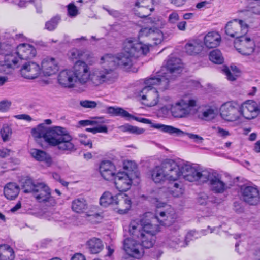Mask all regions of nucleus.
Returning <instances> with one entry per match:
<instances>
[{"label": "nucleus", "instance_id": "ddd939ff", "mask_svg": "<svg viewBox=\"0 0 260 260\" xmlns=\"http://www.w3.org/2000/svg\"><path fill=\"white\" fill-rule=\"evenodd\" d=\"M182 65L180 59L170 57L165 67H163L156 77L162 79L167 78L170 81L173 76L179 74L182 70Z\"/></svg>", "mask_w": 260, "mask_h": 260}, {"label": "nucleus", "instance_id": "37998d69", "mask_svg": "<svg viewBox=\"0 0 260 260\" xmlns=\"http://www.w3.org/2000/svg\"><path fill=\"white\" fill-rule=\"evenodd\" d=\"M222 71L226 75L227 79L230 81L235 80L239 74L238 68L234 66H231L230 68L224 67Z\"/></svg>", "mask_w": 260, "mask_h": 260}, {"label": "nucleus", "instance_id": "423d86ee", "mask_svg": "<svg viewBox=\"0 0 260 260\" xmlns=\"http://www.w3.org/2000/svg\"><path fill=\"white\" fill-rule=\"evenodd\" d=\"M164 189H159L157 193L151 192L148 197L149 201L154 204L157 208L164 207L156 211L154 216L159 224L163 226H170L173 224L177 218V214L175 210L171 206L166 205L159 201L160 199L167 198V196L163 194Z\"/></svg>", "mask_w": 260, "mask_h": 260}, {"label": "nucleus", "instance_id": "b1692460", "mask_svg": "<svg viewBox=\"0 0 260 260\" xmlns=\"http://www.w3.org/2000/svg\"><path fill=\"white\" fill-rule=\"evenodd\" d=\"M10 49V48L5 50L6 53L3 54L5 55L4 62L0 63V66L12 72L13 70L17 67L21 59L19 58V57L15 53V50L9 53V50Z\"/></svg>", "mask_w": 260, "mask_h": 260}, {"label": "nucleus", "instance_id": "774afa93", "mask_svg": "<svg viewBox=\"0 0 260 260\" xmlns=\"http://www.w3.org/2000/svg\"><path fill=\"white\" fill-rule=\"evenodd\" d=\"M89 220L92 222H99L102 220V217L98 214H94L89 215Z\"/></svg>", "mask_w": 260, "mask_h": 260}, {"label": "nucleus", "instance_id": "c85d7f7f", "mask_svg": "<svg viewBox=\"0 0 260 260\" xmlns=\"http://www.w3.org/2000/svg\"><path fill=\"white\" fill-rule=\"evenodd\" d=\"M149 178L156 184H162L167 180L164 164L149 170Z\"/></svg>", "mask_w": 260, "mask_h": 260}, {"label": "nucleus", "instance_id": "c03bdc74", "mask_svg": "<svg viewBox=\"0 0 260 260\" xmlns=\"http://www.w3.org/2000/svg\"><path fill=\"white\" fill-rule=\"evenodd\" d=\"M238 27L236 31V38L241 39L245 37L244 35L248 32L249 26L243 20L238 19Z\"/></svg>", "mask_w": 260, "mask_h": 260}, {"label": "nucleus", "instance_id": "69168bd1", "mask_svg": "<svg viewBox=\"0 0 260 260\" xmlns=\"http://www.w3.org/2000/svg\"><path fill=\"white\" fill-rule=\"evenodd\" d=\"M78 123L81 126H85L87 125H96L98 122L95 120H83L79 121Z\"/></svg>", "mask_w": 260, "mask_h": 260}, {"label": "nucleus", "instance_id": "2eb2a0df", "mask_svg": "<svg viewBox=\"0 0 260 260\" xmlns=\"http://www.w3.org/2000/svg\"><path fill=\"white\" fill-rule=\"evenodd\" d=\"M196 235L197 233L195 231H191L188 232L184 238L178 232L175 231L168 236L166 243L171 248L178 249L187 246L190 240H193V237Z\"/></svg>", "mask_w": 260, "mask_h": 260}, {"label": "nucleus", "instance_id": "603ef678", "mask_svg": "<svg viewBox=\"0 0 260 260\" xmlns=\"http://www.w3.org/2000/svg\"><path fill=\"white\" fill-rule=\"evenodd\" d=\"M12 72L0 66V86L4 85L8 81V75Z\"/></svg>", "mask_w": 260, "mask_h": 260}, {"label": "nucleus", "instance_id": "ea45409f", "mask_svg": "<svg viewBox=\"0 0 260 260\" xmlns=\"http://www.w3.org/2000/svg\"><path fill=\"white\" fill-rule=\"evenodd\" d=\"M217 109L215 108L209 107L203 109L199 114V117L206 121H210L214 119L216 116Z\"/></svg>", "mask_w": 260, "mask_h": 260}, {"label": "nucleus", "instance_id": "a878e982", "mask_svg": "<svg viewBox=\"0 0 260 260\" xmlns=\"http://www.w3.org/2000/svg\"><path fill=\"white\" fill-rule=\"evenodd\" d=\"M152 4L153 0H138L134 8L135 14L141 18L148 16L153 10V8L150 7Z\"/></svg>", "mask_w": 260, "mask_h": 260}, {"label": "nucleus", "instance_id": "e2e57ef3", "mask_svg": "<svg viewBox=\"0 0 260 260\" xmlns=\"http://www.w3.org/2000/svg\"><path fill=\"white\" fill-rule=\"evenodd\" d=\"M152 23L154 24L157 27L161 28L165 25V21L159 17L155 18Z\"/></svg>", "mask_w": 260, "mask_h": 260}, {"label": "nucleus", "instance_id": "a18cd8bd", "mask_svg": "<svg viewBox=\"0 0 260 260\" xmlns=\"http://www.w3.org/2000/svg\"><path fill=\"white\" fill-rule=\"evenodd\" d=\"M209 57L212 62L216 64H221L224 61L221 52L218 49L212 51L209 54Z\"/></svg>", "mask_w": 260, "mask_h": 260}, {"label": "nucleus", "instance_id": "aec40b11", "mask_svg": "<svg viewBox=\"0 0 260 260\" xmlns=\"http://www.w3.org/2000/svg\"><path fill=\"white\" fill-rule=\"evenodd\" d=\"M15 53L21 60H28L34 58L37 55L35 47L29 44L22 43L15 49Z\"/></svg>", "mask_w": 260, "mask_h": 260}, {"label": "nucleus", "instance_id": "6ab92c4d", "mask_svg": "<svg viewBox=\"0 0 260 260\" xmlns=\"http://www.w3.org/2000/svg\"><path fill=\"white\" fill-rule=\"evenodd\" d=\"M59 68L57 60L53 57H47L42 61L41 72L44 76L50 77L56 74Z\"/></svg>", "mask_w": 260, "mask_h": 260}, {"label": "nucleus", "instance_id": "7ed1b4c3", "mask_svg": "<svg viewBox=\"0 0 260 260\" xmlns=\"http://www.w3.org/2000/svg\"><path fill=\"white\" fill-rule=\"evenodd\" d=\"M148 213L144 218L131 221L129 228V234L135 238L141 239L142 243L146 248L152 247L155 241V235L160 231V228L156 224L157 221L154 216H150Z\"/></svg>", "mask_w": 260, "mask_h": 260}, {"label": "nucleus", "instance_id": "20e7f679", "mask_svg": "<svg viewBox=\"0 0 260 260\" xmlns=\"http://www.w3.org/2000/svg\"><path fill=\"white\" fill-rule=\"evenodd\" d=\"M45 141L49 146L56 147L59 151L63 153H70L77 149L72 137L62 127L50 128L45 137Z\"/></svg>", "mask_w": 260, "mask_h": 260}, {"label": "nucleus", "instance_id": "79ce46f5", "mask_svg": "<svg viewBox=\"0 0 260 260\" xmlns=\"http://www.w3.org/2000/svg\"><path fill=\"white\" fill-rule=\"evenodd\" d=\"M238 27V19H234L229 22L225 27L226 34L231 37L236 38V31Z\"/></svg>", "mask_w": 260, "mask_h": 260}, {"label": "nucleus", "instance_id": "4be33fe9", "mask_svg": "<svg viewBox=\"0 0 260 260\" xmlns=\"http://www.w3.org/2000/svg\"><path fill=\"white\" fill-rule=\"evenodd\" d=\"M240 111L242 118L251 119L255 117L258 112V107L257 103L252 100L244 102L241 106Z\"/></svg>", "mask_w": 260, "mask_h": 260}, {"label": "nucleus", "instance_id": "052dcab7", "mask_svg": "<svg viewBox=\"0 0 260 260\" xmlns=\"http://www.w3.org/2000/svg\"><path fill=\"white\" fill-rule=\"evenodd\" d=\"M11 105V102L8 100H3L0 102V111L4 112L7 111Z\"/></svg>", "mask_w": 260, "mask_h": 260}, {"label": "nucleus", "instance_id": "3c124183", "mask_svg": "<svg viewBox=\"0 0 260 260\" xmlns=\"http://www.w3.org/2000/svg\"><path fill=\"white\" fill-rule=\"evenodd\" d=\"M60 20L59 16H55L49 21H47L45 24V28L49 31H52L55 29Z\"/></svg>", "mask_w": 260, "mask_h": 260}, {"label": "nucleus", "instance_id": "f257e3e1", "mask_svg": "<svg viewBox=\"0 0 260 260\" xmlns=\"http://www.w3.org/2000/svg\"><path fill=\"white\" fill-rule=\"evenodd\" d=\"M149 51L148 45L137 40L128 38L123 43L122 51L114 55L106 54L100 60V64L106 70H110L114 74L115 78L111 84L117 79L118 75L115 71L117 66L126 71H131L136 58L146 55Z\"/></svg>", "mask_w": 260, "mask_h": 260}, {"label": "nucleus", "instance_id": "680f3d73", "mask_svg": "<svg viewBox=\"0 0 260 260\" xmlns=\"http://www.w3.org/2000/svg\"><path fill=\"white\" fill-rule=\"evenodd\" d=\"M69 15L71 16H75L77 15L78 10L76 7L73 4H70L68 6Z\"/></svg>", "mask_w": 260, "mask_h": 260}, {"label": "nucleus", "instance_id": "9d476101", "mask_svg": "<svg viewBox=\"0 0 260 260\" xmlns=\"http://www.w3.org/2000/svg\"><path fill=\"white\" fill-rule=\"evenodd\" d=\"M221 118L229 122H242V116L238 104L230 101L223 104L220 108Z\"/></svg>", "mask_w": 260, "mask_h": 260}, {"label": "nucleus", "instance_id": "a19ab883", "mask_svg": "<svg viewBox=\"0 0 260 260\" xmlns=\"http://www.w3.org/2000/svg\"><path fill=\"white\" fill-rule=\"evenodd\" d=\"M108 113L116 116H121L128 120L132 117V115L122 108L117 107H109L107 108Z\"/></svg>", "mask_w": 260, "mask_h": 260}, {"label": "nucleus", "instance_id": "4468645a", "mask_svg": "<svg viewBox=\"0 0 260 260\" xmlns=\"http://www.w3.org/2000/svg\"><path fill=\"white\" fill-rule=\"evenodd\" d=\"M204 176L206 177L205 182H208L211 189L215 193H222L229 188L221 176L216 172L209 170Z\"/></svg>", "mask_w": 260, "mask_h": 260}, {"label": "nucleus", "instance_id": "2f4dec72", "mask_svg": "<svg viewBox=\"0 0 260 260\" xmlns=\"http://www.w3.org/2000/svg\"><path fill=\"white\" fill-rule=\"evenodd\" d=\"M30 154L36 160L43 161L48 166H51L52 164L51 156L43 150L33 148L30 149Z\"/></svg>", "mask_w": 260, "mask_h": 260}, {"label": "nucleus", "instance_id": "f704fd0d", "mask_svg": "<svg viewBox=\"0 0 260 260\" xmlns=\"http://www.w3.org/2000/svg\"><path fill=\"white\" fill-rule=\"evenodd\" d=\"M72 209L77 213H82L88 208L86 201L83 198L75 199L72 202Z\"/></svg>", "mask_w": 260, "mask_h": 260}, {"label": "nucleus", "instance_id": "49530a36", "mask_svg": "<svg viewBox=\"0 0 260 260\" xmlns=\"http://www.w3.org/2000/svg\"><path fill=\"white\" fill-rule=\"evenodd\" d=\"M153 41L155 45L160 44L164 39V36L162 32L157 28H153L152 32L151 34L150 39Z\"/></svg>", "mask_w": 260, "mask_h": 260}, {"label": "nucleus", "instance_id": "4d7b16f0", "mask_svg": "<svg viewBox=\"0 0 260 260\" xmlns=\"http://www.w3.org/2000/svg\"><path fill=\"white\" fill-rule=\"evenodd\" d=\"M80 105L85 108H94L97 106V103L94 101L84 100L81 101Z\"/></svg>", "mask_w": 260, "mask_h": 260}, {"label": "nucleus", "instance_id": "6e6d98bb", "mask_svg": "<svg viewBox=\"0 0 260 260\" xmlns=\"http://www.w3.org/2000/svg\"><path fill=\"white\" fill-rule=\"evenodd\" d=\"M153 28L145 27L142 28L139 33L140 38L148 37L149 39L151 38V34L152 32Z\"/></svg>", "mask_w": 260, "mask_h": 260}, {"label": "nucleus", "instance_id": "0eeeda50", "mask_svg": "<svg viewBox=\"0 0 260 260\" xmlns=\"http://www.w3.org/2000/svg\"><path fill=\"white\" fill-rule=\"evenodd\" d=\"M145 84L146 86L139 92L138 96L143 105L153 107L158 104L159 95L157 90L151 86H158L159 89L165 90L168 87L169 80L167 78L162 79L156 77H151L145 80Z\"/></svg>", "mask_w": 260, "mask_h": 260}, {"label": "nucleus", "instance_id": "5fc2aeb1", "mask_svg": "<svg viewBox=\"0 0 260 260\" xmlns=\"http://www.w3.org/2000/svg\"><path fill=\"white\" fill-rule=\"evenodd\" d=\"M86 131L94 134L98 133H107L108 132V128L106 125H99L93 128H87Z\"/></svg>", "mask_w": 260, "mask_h": 260}, {"label": "nucleus", "instance_id": "0e129e2a", "mask_svg": "<svg viewBox=\"0 0 260 260\" xmlns=\"http://www.w3.org/2000/svg\"><path fill=\"white\" fill-rule=\"evenodd\" d=\"M252 12L254 14L260 15V2H258L255 6L251 8L250 10L247 12V14L248 15Z\"/></svg>", "mask_w": 260, "mask_h": 260}, {"label": "nucleus", "instance_id": "473e14b6", "mask_svg": "<svg viewBox=\"0 0 260 260\" xmlns=\"http://www.w3.org/2000/svg\"><path fill=\"white\" fill-rule=\"evenodd\" d=\"M19 187L16 183H8L4 189V193L6 198L9 200H13L18 195Z\"/></svg>", "mask_w": 260, "mask_h": 260}, {"label": "nucleus", "instance_id": "09e8293b", "mask_svg": "<svg viewBox=\"0 0 260 260\" xmlns=\"http://www.w3.org/2000/svg\"><path fill=\"white\" fill-rule=\"evenodd\" d=\"M168 191L169 193L175 197H179L183 194L184 189L181 184L175 183L173 186L170 187Z\"/></svg>", "mask_w": 260, "mask_h": 260}, {"label": "nucleus", "instance_id": "6e6552de", "mask_svg": "<svg viewBox=\"0 0 260 260\" xmlns=\"http://www.w3.org/2000/svg\"><path fill=\"white\" fill-rule=\"evenodd\" d=\"M196 101L190 98H184L174 104L165 105L162 109L170 110L173 117L183 118L189 115L196 106Z\"/></svg>", "mask_w": 260, "mask_h": 260}, {"label": "nucleus", "instance_id": "dca6fc26", "mask_svg": "<svg viewBox=\"0 0 260 260\" xmlns=\"http://www.w3.org/2000/svg\"><path fill=\"white\" fill-rule=\"evenodd\" d=\"M183 163L173 160L164 163L167 180L174 181L180 178L183 174Z\"/></svg>", "mask_w": 260, "mask_h": 260}, {"label": "nucleus", "instance_id": "393cba45", "mask_svg": "<svg viewBox=\"0 0 260 260\" xmlns=\"http://www.w3.org/2000/svg\"><path fill=\"white\" fill-rule=\"evenodd\" d=\"M99 171L103 178L108 181L113 180L117 173L115 166L109 160H104L100 163Z\"/></svg>", "mask_w": 260, "mask_h": 260}, {"label": "nucleus", "instance_id": "1a4fd4ad", "mask_svg": "<svg viewBox=\"0 0 260 260\" xmlns=\"http://www.w3.org/2000/svg\"><path fill=\"white\" fill-rule=\"evenodd\" d=\"M140 173H127L125 171H119L116 173L113 180L115 188L120 192L129 190L133 185L138 183Z\"/></svg>", "mask_w": 260, "mask_h": 260}, {"label": "nucleus", "instance_id": "bb28decb", "mask_svg": "<svg viewBox=\"0 0 260 260\" xmlns=\"http://www.w3.org/2000/svg\"><path fill=\"white\" fill-rule=\"evenodd\" d=\"M58 82L62 87L71 88L76 86L72 70L61 71L58 76Z\"/></svg>", "mask_w": 260, "mask_h": 260}, {"label": "nucleus", "instance_id": "58836bf2", "mask_svg": "<svg viewBox=\"0 0 260 260\" xmlns=\"http://www.w3.org/2000/svg\"><path fill=\"white\" fill-rule=\"evenodd\" d=\"M68 55L69 58L72 60L82 58L87 60L89 58L91 57V55L89 53L76 48L71 49L68 52Z\"/></svg>", "mask_w": 260, "mask_h": 260}, {"label": "nucleus", "instance_id": "864d4df0", "mask_svg": "<svg viewBox=\"0 0 260 260\" xmlns=\"http://www.w3.org/2000/svg\"><path fill=\"white\" fill-rule=\"evenodd\" d=\"M180 20V16L178 13L176 11H172L169 15L168 22L171 25L176 24Z\"/></svg>", "mask_w": 260, "mask_h": 260}, {"label": "nucleus", "instance_id": "c9c22d12", "mask_svg": "<svg viewBox=\"0 0 260 260\" xmlns=\"http://www.w3.org/2000/svg\"><path fill=\"white\" fill-rule=\"evenodd\" d=\"M87 246L90 252L92 254L99 253L104 248L102 241L96 238H93L87 242Z\"/></svg>", "mask_w": 260, "mask_h": 260}, {"label": "nucleus", "instance_id": "5701e85b", "mask_svg": "<svg viewBox=\"0 0 260 260\" xmlns=\"http://www.w3.org/2000/svg\"><path fill=\"white\" fill-rule=\"evenodd\" d=\"M237 51L243 55H249L254 51L255 44L251 38L247 36L242 37L239 39V44H236Z\"/></svg>", "mask_w": 260, "mask_h": 260}, {"label": "nucleus", "instance_id": "4c0bfd02", "mask_svg": "<svg viewBox=\"0 0 260 260\" xmlns=\"http://www.w3.org/2000/svg\"><path fill=\"white\" fill-rule=\"evenodd\" d=\"M50 129V127L46 126L44 123L40 124L31 129V134L35 139L43 138L45 140Z\"/></svg>", "mask_w": 260, "mask_h": 260}, {"label": "nucleus", "instance_id": "de8ad7c7", "mask_svg": "<svg viewBox=\"0 0 260 260\" xmlns=\"http://www.w3.org/2000/svg\"><path fill=\"white\" fill-rule=\"evenodd\" d=\"M12 134L11 127L7 124H5L0 129V135L4 142L10 140Z\"/></svg>", "mask_w": 260, "mask_h": 260}, {"label": "nucleus", "instance_id": "bf43d9fd", "mask_svg": "<svg viewBox=\"0 0 260 260\" xmlns=\"http://www.w3.org/2000/svg\"><path fill=\"white\" fill-rule=\"evenodd\" d=\"M144 132V129L142 128H140L136 126H133L130 124L129 125V133L135 135H140L143 134Z\"/></svg>", "mask_w": 260, "mask_h": 260}, {"label": "nucleus", "instance_id": "412c9836", "mask_svg": "<svg viewBox=\"0 0 260 260\" xmlns=\"http://www.w3.org/2000/svg\"><path fill=\"white\" fill-rule=\"evenodd\" d=\"M241 192L244 201L248 204L255 205L259 201V192L258 189L254 186H243Z\"/></svg>", "mask_w": 260, "mask_h": 260}, {"label": "nucleus", "instance_id": "c756f323", "mask_svg": "<svg viewBox=\"0 0 260 260\" xmlns=\"http://www.w3.org/2000/svg\"><path fill=\"white\" fill-rule=\"evenodd\" d=\"M203 42L199 39L189 41L184 46V51L189 55H196L202 52L204 49Z\"/></svg>", "mask_w": 260, "mask_h": 260}, {"label": "nucleus", "instance_id": "e433bc0d", "mask_svg": "<svg viewBox=\"0 0 260 260\" xmlns=\"http://www.w3.org/2000/svg\"><path fill=\"white\" fill-rule=\"evenodd\" d=\"M14 250L9 245H0V260H14Z\"/></svg>", "mask_w": 260, "mask_h": 260}, {"label": "nucleus", "instance_id": "72a5a7b5", "mask_svg": "<svg viewBox=\"0 0 260 260\" xmlns=\"http://www.w3.org/2000/svg\"><path fill=\"white\" fill-rule=\"evenodd\" d=\"M117 198L118 194L114 195L110 191H105L100 197V204L103 207H108L110 205L114 206Z\"/></svg>", "mask_w": 260, "mask_h": 260}, {"label": "nucleus", "instance_id": "39448f33", "mask_svg": "<svg viewBox=\"0 0 260 260\" xmlns=\"http://www.w3.org/2000/svg\"><path fill=\"white\" fill-rule=\"evenodd\" d=\"M22 188L25 193H31L37 202L47 206H54L56 201L51 195L50 188L43 182H35L27 177L22 181Z\"/></svg>", "mask_w": 260, "mask_h": 260}, {"label": "nucleus", "instance_id": "8fccbe9b", "mask_svg": "<svg viewBox=\"0 0 260 260\" xmlns=\"http://www.w3.org/2000/svg\"><path fill=\"white\" fill-rule=\"evenodd\" d=\"M123 168L124 170L127 171L126 172L127 173L139 172L137 170V165L133 161L128 160H124L123 162Z\"/></svg>", "mask_w": 260, "mask_h": 260}, {"label": "nucleus", "instance_id": "7c9ffc66", "mask_svg": "<svg viewBox=\"0 0 260 260\" xmlns=\"http://www.w3.org/2000/svg\"><path fill=\"white\" fill-rule=\"evenodd\" d=\"M220 35L216 31H210L204 38V44L208 48L217 47L220 43Z\"/></svg>", "mask_w": 260, "mask_h": 260}, {"label": "nucleus", "instance_id": "cd10ccee", "mask_svg": "<svg viewBox=\"0 0 260 260\" xmlns=\"http://www.w3.org/2000/svg\"><path fill=\"white\" fill-rule=\"evenodd\" d=\"M114 207L119 214L127 213L132 207L131 198L126 194H118Z\"/></svg>", "mask_w": 260, "mask_h": 260}, {"label": "nucleus", "instance_id": "f03ea898", "mask_svg": "<svg viewBox=\"0 0 260 260\" xmlns=\"http://www.w3.org/2000/svg\"><path fill=\"white\" fill-rule=\"evenodd\" d=\"M76 86H85L90 81L96 86L103 84H111L114 79V74L110 70L104 69L102 66L95 68L92 72L90 67L84 61L78 60L73 68Z\"/></svg>", "mask_w": 260, "mask_h": 260}, {"label": "nucleus", "instance_id": "f3484780", "mask_svg": "<svg viewBox=\"0 0 260 260\" xmlns=\"http://www.w3.org/2000/svg\"><path fill=\"white\" fill-rule=\"evenodd\" d=\"M154 128L167 133L171 135L176 134L177 136L186 135L189 138L192 139L194 142L198 144L202 143L204 139L201 136L189 133H185L183 131L170 125H166L162 124H154L152 125Z\"/></svg>", "mask_w": 260, "mask_h": 260}, {"label": "nucleus", "instance_id": "338daca9", "mask_svg": "<svg viewBox=\"0 0 260 260\" xmlns=\"http://www.w3.org/2000/svg\"><path fill=\"white\" fill-rule=\"evenodd\" d=\"M187 23L185 21L180 20L177 23L176 26L179 30L184 31L186 29Z\"/></svg>", "mask_w": 260, "mask_h": 260}, {"label": "nucleus", "instance_id": "9b49d317", "mask_svg": "<svg viewBox=\"0 0 260 260\" xmlns=\"http://www.w3.org/2000/svg\"><path fill=\"white\" fill-rule=\"evenodd\" d=\"M184 178L189 182L200 181L204 183L205 177H203L206 172H208V170H203L196 164L189 162H184L182 167Z\"/></svg>", "mask_w": 260, "mask_h": 260}, {"label": "nucleus", "instance_id": "a211bd4d", "mask_svg": "<svg viewBox=\"0 0 260 260\" xmlns=\"http://www.w3.org/2000/svg\"><path fill=\"white\" fill-rule=\"evenodd\" d=\"M21 76L27 79H34L41 74L40 66L34 61H28L23 63L20 70Z\"/></svg>", "mask_w": 260, "mask_h": 260}, {"label": "nucleus", "instance_id": "f8f14e48", "mask_svg": "<svg viewBox=\"0 0 260 260\" xmlns=\"http://www.w3.org/2000/svg\"><path fill=\"white\" fill-rule=\"evenodd\" d=\"M131 237L125 239L123 241V249L131 257L136 258L141 257L144 253V246L141 239L135 238L132 234Z\"/></svg>", "mask_w": 260, "mask_h": 260}, {"label": "nucleus", "instance_id": "13d9d810", "mask_svg": "<svg viewBox=\"0 0 260 260\" xmlns=\"http://www.w3.org/2000/svg\"><path fill=\"white\" fill-rule=\"evenodd\" d=\"M79 136L80 137V142L82 144L86 146H88L90 148L92 147L91 141L87 139L86 136L84 134H80Z\"/></svg>", "mask_w": 260, "mask_h": 260}]
</instances>
